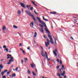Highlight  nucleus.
<instances>
[{"mask_svg":"<svg viewBox=\"0 0 78 78\" xmlns=\"http://www.w3.org/2000/svg\"><path fill=\"white\" fill-rule=\"evenodd\" d=\"M54 38L55 39V44H57V43H56V39H55V38L54 37Z\"/></svg>","mask_w":78,"mask_h":78,"instance_id":"29","label":"nucleus"},{"mask_svg":"<svg viewBox=\"0 0 78 78\" xmlns=\"http://www.w3.org/2000/svg\"><path fill=\"white\" fill-rule=\"evenodd\" d=\"M41 54L42 56H43V57H44V56H45V54H44V53L43 51H41Z\"/></svg>","mask_w":78,"mask_h":78,"instance_id":"9","label":"nucleus"},{"mask_svg":"<svg viewBox=\"0 0 78 78\" xmlns=\"http://www.w3.org/2000/svg\"><path fill=\"white\" fill-rule=\"evenodd\" d=\"M50 42L52 44H54V43L53 42V39H51L50 40Z\"/></svg>","mask_w":78,"mask_h":78,"instance_id":"8","label":"nucleus"},{"mask_svg":"<svg viewBox=\"0 0 78 78\" xmlns=\"http://www.w3.org/2000/svg\"><path fill=\"white\" fill-rule=\"evenodd\" d=\"M6 78V76H3V77H2V78Z\"/></svg>","mask_w":78,"mask_h":78,"instance_id":"49","label":"nucleus"},{"mask_svg":"<svg viewBox=\"0 0 78 78\" xmlns=\"http://www.w3.org/2000/svg\"><path fill=\"white\" fill-rule=\"evenodd\" d=\"M33 9V7H31L30 8V10H32V9Z\"/></svg>","mask_w":78,"mask_h":78,"instance_id":"38","label":"nucleus"},{"mask_svg":"<svg viewBox=\"0 0 78 78\" xmlns=\"http://www.w3.org/2000/svg\"><path fill=\"white\" fill-rule=\"evenodd\" d=\"M52 61L53 62L54 64L55 63V60H53Z\"/></svg>","mask_w":78,"mask_h":78,"instance_id":"52","label":"nucleus"},{"mask_svg":"<svg viewBox=\"0 0 78 78\" xmlns=\"http://www.w3.org/2000/svg\"><path fill=\"white\" fill-rule=\"evenodd\" d=\"M13 27L14 28H16V29L18 28V27L15 25H13Z\"/></svg>","mask_w":78,"mask_h":78,"instance_id":"14","label":"nucleus"},{"mask_svg":"<svg viewBox=\"0 0 78 78\" xmlns=\"http://www.w3.org/2000/svg\"><path fill=\"white\" fill-rule=\"evenodd\" d=\"M16 74H12V77H13V76H16Z\"/></svg>","mask_w":78,"mask_h":78,"instance_id":"31","label":"nucleus"},{"mask_svg":"<svg viewBox=\"0 0 78 78\" xmlns=\"http://www.w3.org/2000/svg\"><path fill=\"white\" fill-rule=\"evenodd\" d=\"M17 33H18V34H19L20 36V33L19 32H18Z\"/></svg>","mask_w":78,"mask_h":78,"instance_id":"60","label":"nucleus"},{"mask_svg":"<svg viewBox=\"0 0 78 78\" xmlns=\"http://www.w3.org/2000/svg\"><path fill=\"white\" fill-rule=\"evenodd\" d=\"M50 60V58H48V61H49Z\"/></svg>","mask_w":78,"mask_h":78,"instance_id":"55","label":"nucleus"},{"mask_svg":"<svg viewBox=\"0 0 78 78\" xmlns=\"http://www.w3.org/2000/svg\"><path fill=\"white\" fill-rule=\"evenodd\" d=\"M77 20H75V21L76 22H77Z\"/></svg>","mask_w":78,"mask_h":78,"instance_id":"57","label":"nucleus"},{"mask_svg":"<svg viewBox=\"0 0 78 78\" xmlns=\"http://www.w3.org/2000/svg\"><path fill=\"white\" fill-rule=\"evenodd\" d=\"M10 59H11V60H13V57H12L10 58Z\"/></svg>","mask_w":78,"mask_h":78,"instance_id":"41","label":"nucleus"},{"mask_svg":"<svg viewBox=\"0 0 78 78\" xmlns=\"http://www.w3.org/2000/svg\"><path fill=\"white\" fill-rule=\"evenodd\" d=\"M30 66L32 68H33L34 67V65H33V64H31Z\"/></svg>","mask_w":78,"mask_h":78,"instance_id":"28","label":"nucleus"},{"mask_svg":"<svg viewBox=\"0 0 78 78\" xmlns=\"http://www.w3.org/2000/svg\"><path fill=\"white\" fill-rule=\"evenodd\" d=\"M23 60H21V63H22V64H23Z\"/></svg>","mask_w":78,"mask_h":78,"instance_id":"47","label":"nucleus"},{"mask_svg":"<svg viewBox=\"0 0 78 78\" xmlns=\"http://www.w3.org/2000/svg\"><path fill=\"white\" fill-rule=\"evenodd\" d=\"M17 70H18V67H17L16 68V71H17Z\"/></svg>","mask_w":78,"mask_h":78,"instance_id":"44","label":"nucleus"},{"mask_svg":"<svg viewBox=\"0 0 78 78\" xmlns=\"http://www.w3.org/2000/svg\"><path fill=\"white\" fill-rule=\"evenodd\" d=\"M45 30H46V31H47V30H47V28H45Z\"/></svg>","mask_w":78,"mask_h":78,"instance_id":"58","label":"nucleus"},{"mask_svg":"<svg viewBox=\"0 0 78 78\" xmlns=\"http://www.w3.org/2000/svg\"><path fill=\"white\" fill-rule=\"evenodd\" d=\"M53 53H54V54L55 56H57V54H56V52H55V51H53Z\"/></svg>","mask_w":78,"mask_h":78,"instance_id":"16","label":"nucleus"},{"mask_svg":"<svg viewBox=\"0 0 78 78\" xmlns=\"http://www.w3.org/2000/svg\"><path fill=\"white\" fill-rule=\"evenodd\" d=\"M25 12L26 13V14H29L30 16H31V17H32L34 20V21H36V19H35L34 16V15L31 14V13L30 12L28 11H26Z\"/></svg>","mask_w":78,"mask_h":78,"instance_id":"1","label":"nucleus"},{"mask_svg":"<svg viewBox=\"0 0 78 78\" xmlns=\"http://www.w3.org/2000/svg\"><path fill=\"white\" fill-rule=\"evenodd\" d=\"M27 72L28 74H31V73L30 72V70L28 69V70L27 71Z\"/></svg>","mask_w":78,"mask_h":78,"instance_id":"20","label":"nucleus"},{"mask_svg":"<svg viewBox=\"0 0 78 78\" xmlns=\"http://www.w3.org/2000/svg\"><path fill=\"white\" fill-rule=\"evenodd\" d=\"M57 76H58L59 77H60L61 76V74H59V73H58L57 74Z\"/></svg>","mask_w":78,"mask_h":78,"instance_id":"19","label":"nucleus"},{"mask_svg":"<svg viewBox=\"0 0 78 78\" xmlns=\"http://www.w3.org/2000/svg\"><path fill=\"white\" fill-rule=\"evenodd\" d=\"M46 32L47 33H48V34H50V31H48V30H46Z\"/></svg>","mask_w":78,"mask_h":78,"instance_id":"24","label":"nucleus"},{"mask_svg":"<svg viewBox=\"0 0 78 78\" xmlns=\"http://www.w3.org/2000/svg\"><path fill=\"white\" fill-rule=\"evenodd\" d=\"M40 27H41V28H44V26H43V25H42V24H40L39 25Z\"/></svg>","mask_w":78,"mask_h":78,"instance_id":"27","label":"nucleus"},{"mask_svg":"<svg viewBox=\"0 0 78 78\" xmlns=\"http://www.w3.org/2000/svg\"><path fill=\"white\" fill-rule=\"evenodd\" d=\"M4 74H5V72H3L1 73V75H2V76H3V75H4Z\"/></svg>","mask_w":78,"mask_h":78,"instance_id":"26","label":"nucleus"},{"mask_svg":"<svg viewBox=\"0 0 78 78\" xmlns=\"http://www.w3.org/2000/svg\"><path fill=\"white\" fill-rule=\"evenodd\" d=\"M24 59L26 60V61H28V59H27V58H24Z\"/></svg>","mask_w":78,"mask_h":78,"instance_id":"37","label":"nucleus"},{"mask_svg":"<svg viewBox=\"0 0 78 78\" xmlns=\"http://www.w3.org/2000/svg\"><path fill=\"white\" fill-rule=\"evenodd\" d=\"M45 53L46 56H47V52L46 51H45Z\"/></svg>","mask_w":78,"mask_h":78,"instance_id":"40","label":"nucleus"},{"mask_svg":"<svg viewBox=\"0 0 78 78\" xmlns=\"http://www.w3.org/2000/svg\"><path fill=\"white\" fill-rule=\"evenodd\" d=\"M43 19L44 20H45V21H47V22H48V20L45 19V18L44 16L43 17Z\"/></svg>","mask_w":78,"mask_h":78,"instance_id":"13","label":"nucleus"},{"mask_svg":"<svg viewBox=\"0 0 78 78\" xmlns=\"http://www.w3.org/2000/svg\"><path fill=\"white\" fill-rule=\"evenodd\" d=\"M64 78H67V77L66 76H64Z\"/></svg>","mask_w":78,"mask_h":78,"instance_id":"61","label":"nucleus"},{"mask_svg":"<svg viewBox=\"0 0 78 78\" xmlns=\"http://www.w3.org/2000/svg\"><path fill=\"white\" fill-rule=\"evenodd\" d=\"M30 25L31 28H33V26L34 25V23L33 22L31 23L30 24Z\"/></svg>","mask_w":78,"mask_h":78,"instance_id":"6","label":"nucleus"},{"mask_svg":"<svg viewBox=\"0 0 78 78\" xmlns=\"http://www.w3.org/2000/svg\"><path fill=\"white\" fill-rule=\"evenodd\" d=\"M27 9H28V5H27Z\"/></svg>","mask_w":78,"mask_h":78,"instance_id":"64","label":"nucleus"},{"mask_svg":"<svg viewBox=\"0 0 78 78\" xmlns=\"http://www.w3.org/2000/svg\"><path fill=\"white\" fill-rule=\"evenodd\" d=\"M6 30V26H3L2 27V30Z\"/></svg>","mask_w":78,"mask_h":78,"instance_id":"7","label":"nucleus"},{"mask_svg":"<svg viewBox=\"0 0 78 78\" xmlns=\"http://www.w3.org/2000/svg\"><path fill=\"white\" fill-rule=\"evenodd\" d=\"M44 38H45V39H46V35H44Z\"/></svg>","mask_w":78,"mask_h":78,"instance_id":"45","label":"nucleus"},{"mask_svg":"<svg viewBox=\"0 0 78 78\" xmlns=\"http://www.w3.org/2000/svg\"><path fill=\"white\" fill-rule=\"evenodd\" d=\"M37 20H38L39 21V22L42 24V25H44V26H45V27H47V26H46V24L44 22L42 21L41 20V19L38 17H37Z\"/></svg>","mask_w":78,"mask_h":78,"instance_id":"2","label":"nucleus"},{"mask_svg":"<svg viewBox=\"0 0 78 78\" xmlns=\"http://www.w3.org/2000/svg\"><path fill=\"white\" fill-rule=\"evenodd\" d=\"M55 50L56 52H57V49H55Z\"/></svg>","mask_w":78,"mask_h":78,"instance_id":"63","label":"nucleus"},{"mask_svg":"<svg viewBox=\"0 0 78 78\" xmlns=\"http://www.w3.org/2000/svg\"><path fill=\"white\" fill-rule=\"evenodd\" d=\"M57 69H59V66H58L56 67Z\"/></svg>","mask_w":78,"mask_h":78,"instance_id":"48","label":"nucleus"},{"mask_svg":"<svg viewBox=\"0 0 78 78\" xmlns=\"http://www.w3.org/2000/svg\"><path fill=\"white\" fill-rule=\"evenodd\" d=\"M62 70H63H63H64V69H65V68H62L61 69Z\"/></svg>","mask_w":78,"mask_h":78,"instance_id":"51","label":"nucleus"},{"mask_svg":"<svg viewBox=\"0 0 78 78\" xmlns=\"http://www.w3.org/2000/svg\"><path fill=\"white\" fill-rule=\"evenodd\" d=\"M33 75H34V76H36V74H35V73H34V71H32V72Z\"/></svg>","mask_w":78,"mask_h":78,"instance_id":"21","label":"nucleus"},{"mask_svg":"<svg viewBox=\"0 0 78 78\" xmlns=\"http://www.w3.org/2000/svg\"><path fill=\"white\" fill-rule=\"evenodd\" d=\"M71 38L72 39V40H73V37H71Z\"/></svg>","mask_w":78,"mask_h":78,"instance_id":"59","label":"nucleus"},{"mask_svg":"<svg viewBox=\"0 0 78 78\" xmlns=\"http://www.w3.org/2000/svg\"><path fill=\"white\" fill-rule=\"evenodd\" d=\"M0 68L1 69H3V66L2 65V64L0 65Z\"/></svg>","mask_w":78,"mask_h":78,"instance_id":"17","label":"nucleus"},{"mask_svg":"<svg viewBox=\"0 0 78 78\" xmlns=\"http://www.w3.org/2000/svg\"><path fill=\"white\" fill-rule=\"evenodd\" d=\"M47 42H45V46H46V47H48V45H50V41L49 40H48V39L47 38Z\"/></svg>","mask_w":78,"mask_h":78,"instance_id":"3","label":"nucleus"},{"mask_svg":"<svg viewBox=\"0 0 78 78\" xmlns=\"http://www.w3.org/2000/svg\"><path fill=\"white\" fill-rule=\"evenodd\" d=\"M20 5L22 7L24 8H25V5H24V4H23V3H20Z\"/></svg>","mask_w":78,"mask_h":78,"instance_id":"5","label":"nucleus"},{"mask_svg":"<svg viewBox=\"0 0 78 78\" xmlns=\"http://www.w3.org/2000/svg\"><path fill=\"white\" fill-rule=\"evenodd\" d=\"M32 3H33L34 4V5L35 6H37V5H36V4H35V2L33 1H31Z\"/></svg>","mask_w":78,"mask_h":78,"instance_id":"18","label":"nucleus"},{"mask_svg":"<svg viewBox=\"0 0 78 78\" xmlns=\"http://www.w3.org/2000/svg\"><path fill=\"white\" fill-rule=\"evenodd\" d=\"M21 45H22V44H21V43H20V44H19V47H20V46H21Z\"/></svg>","mask_w":78,"mask_h":78,"instance_id":"53","label":"nucleus"},{"mask_svg":"<svg viewBox=\"0 0 78 78\" xmlns=\"http://www.w3.org/2000/svg\"><path fill=\"white\" fill-rule=\"evenodd\" d=\"M35 70L36 73H37V69H35Z\"/></svg>","mask_w":78,"mask_h":78,"instance_id":"39","label":"nucleus"},{"mask_svg":"<svg viewBox=\"0 0 78 78\" xmlns=\"http://www.w3.org/2000/svg\"><path fill=\"white\" fill-rule=\"evenodd\" d=\"M51 14H56L57 12H51Z\"/></svg>","mask_w":78,"mask_h":78,"instance_id":"10","label":"nucleus"},{"mask_svg":"<svg viewBox=\"0 0 78 78\" xmlns=\"http://www.w3.org/2000/svg\"><path fill=\"white\" fill-rule=\"evenodd\" d=\"M41 49H42V50H43V47H42V46H41Z\"/></svg>","mask_w":78,"mask_h":78,"instance_id":"56","label":"nucleus"},{"mask_svg":"<svg viewBox=\"0 0 78 78\" xmlns=\"http://www.w3.org/2000/svg\"><path fill=\"white\" fill-rule=\"evenodd\" d=\"M48 37L50 39V40L52 39V38H51V36L49 34L48 35Z\"/></svg>","mask_w":78,"mask_h":78,"instance_id":"15","label":"nucleus"},{"mask_svg":"<svg viewBox=\"0 0 78 78\" xmlns=\"http://www.w3.org/2000/svg\"><path fill=\"white\" fill-rule=\"evenodd\" d=\"M46 59L47 60H48V55H46Z\"/></svg>","mask_w":78,"mask_h":78,"instance_id":"35","label":"nucleus"},{"mask_svg":"<svg viewBox=\"0 0 78 78\" xmlns=\"http://www.w3.org/2000/svg\"><path fill=\"white\" fill-rule=\"evenodd\" d=\"M17 13L18 14L17 16L18 17L20 16V14H21V12L20 11L18 10L17 11Z\"/></svg>","mask_w":78,"mask_h":78,"instance_id":"4","label":"nucleus"},{"mask_svg":"<svg viewBox=\"0 0 78 78\" xmlns=\"http://www.w3.org/2000/svg\"><path fill=\"white\" fill-rule=\"evenodd\" d=\"M57 61L58 62H59V59H57Z\"/></svg>","mask_w":78,"mask_h":78,"instance_id":"46","label":"nucleus"},{"mask_svg":"<svg viewBox=\"0 0 78 78\" xmlns=\"http://www.w3.org/2000/svg\"><path fill=\"white\" fill-rule=\"evenodd\" d=\"M28 50H30V47L29 46L27 48Z\"/></svg>","mask_w":78,"mask_h":78,"instance_id":"36","label":"nucleus"},{"mask_svg":"<svg viewBox=\"0 0 78 78\" xmlns=\"http://www.w3.org/2000/svg\"><path fill=\"white\" fill-rule=\"evenodd\" d=\"M65 72H66V71H63V73H62L61 75L62 76H64V74H65Z\"/></svg>","mask_w":78,"mask_h":78,"instance_id":"12","label":"nucleus"},{"mask_svg":"<svg viewBox=\"0 0 78 78\" xmlns=\"http://www.w3.org/2000/svg\"><path fill=\"white\" fill-rule=\"evenodd\" d=\"M40 30L41 31V33H44V29H43V28H40Z\"/></svg>","mask_w":78,"mask_h":78,"instance_id":"11","label":"nucleus"},{"mask_svg":"<svg viewBox=\"0 0 78 78\" xmlns=\"http://www.w3.org/2000/svg\"><path fill=\"white\" fill-rule=\"evenodd\" d=\"M5 50H6V52H8V49L7 48L5 49Z\"/></svg>","mask_w":78,"mask_h":78,"instance_id":"33","label":"nucleus"},{"mask_svg":"<svg viewBox=\"0 0 78 78\" xmlns=\"http://www.w3.org/2000/svg\"><path fill=\"white\" fill-rule=\"evenodd\" d=\"M11 62H9L7 63V64L8 65H9V64H11Z\"/></svg>","mask_w":78,"mask_h":78,"instance_id":"42","label":"nucleus"},{"mask_svg":"<svg viewBox=\"0 0 78 78\" xmlns=\"http://www.w3.org/2000/svg\"><path fill=\"white\" fill-rule=\"evenodd\" d=\"M10 72H11V71H9V72H7V75H9Z\"/></svg>","mask_w":78,"mask_h":78,"instance_id":"25","label":"nucleus"},{"mask_svg":"<svg viewBox=\"0 0 78 78\" xmlns=\"http://www.w3.org/2000/svg\"><path fill=\"white\" fill-rule=\"evenodd\" d=\"M62 68H64V65H62Z\"/></svg>","mask_w":78,"mask_h":78,"instance_id":"54","label":"nucleus"},{"mask_svg":"<svg viewBox=\"0 0 78 78\" xmlns=\"http://www.w3.org/2000/svg\"><path fill=\"white\" fill-rule=\"evenodd\" d=\"M22 52H23V54H25V51H24L23 50Z\"/></svg>","mask_w":78,"mask_h":78,"instance_id":"43","label":"nucleus"},{"mask_svg":"<svg viewBox=\"0 0 78 78\" xmlns=\"http://www.w3.org/2000/svg\"><path fill=\"white\" fill-rule=\"evenodd\" d=\"M37 36V33L35 32V35L34 36L35 37H36V36Z\"/></svg>","mask_w":78,"mask_h":78,"instance_id":"22","label":"nucleus"},{"mask_svg":"<svg viewBox=\"0 0 78 78\" xmlns=\"http://www.w3.org/2000/svg\"><path fill=\"white\" fill-rule=\"evenodd\" d=\"M9 62H14V60H11V59H10V60H9Z\"/></svg>","mask_w":78,"mask_h":78,"instance_id":"23","label":"nucleus"},{"mask_svg":"<svg viewBox=\"0 0 78 78\" xmlns=\"http://www.w3.org/2000/svg\"><path fill=\"white\" fill-rule=\"evenodd\" d=\"M34 12L36 14H37V15H38V14L36 12V11L35 10L34 11Z\"/></svg>","mask_w":78,"mask_h":78,"instance_id":"34","label":"nucleus"},{"mask_svg":"<svg viewBox=\"0 0 78 78\" xmlns=\"http://www.w3.org/2000/svg\"><path fill=\"white\" fill-rule=\"evenodd\" d=\"M9 57L8 56L7 58V59H9Z\"/></svg>","mask_w":78,"mask_h":78,"instance_id":"62","label":"nucleus"},{"mask_svg":"<svg viewBox=\"0 0 78 78\" xmlns=\"http://www.w3.org/2000/svg\"><path fill=\"white\" fill-rule=\"evenodd\" d=\"M7 71H8V70L6 69V70H5L4 72V73H6V72H7Z\"/></svg>","mask_w":78,"mask_h":78,"instance_id":"32","label":"nucleus"},{"mask_svg":"<svg viewBox=\"0 0 78 78\" xmlns=\"http://www.w3.org/2000/svg\"><path fill=\"white\" fill-rule=\"evenodd\" d=\"M3 48H6V46L5 45H4L3 46Z\"/></svg>","mask_w":78,"mask_h":78,"instance_id":"30","label":"nucleus"},{"mask_svg":"<svg viewBox=\"0 0 78 78\" xmlns=\"http://www.w3.org/2000/svg\"><path fill=\"white\" fill-rule=\"evenodd\" d=\"M60 64H62V61L61 60L60 61Z\"/></svg>","mask_w":78,"mask_h":78,"instance_id":"50","label":"nucleus"}]
</instances>
